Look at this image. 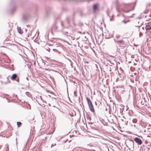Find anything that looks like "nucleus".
Wrapping results in <instances>:
<instances>
[{
  "instance_id": "obj_29",
  "label": "nucleus",
  "mask_w": 151,
  "mask_h": 151,
  "mask_svg": "<svg viewBox=\"0 0 151 151\" xmlns=\"http://www.w3.org/2000/svg\"><path fill=\"white\" fill-rule=\"evenodd\" d=\"M69 115H70L71 116H73L72 115H71V114H70V113H69Z\"/></svg>"
},
{
  "instance_id": "obj_42",
  "label": "nucleus",
  "mask_w": 151,
  "mask_h": 151,
  "mask_svg": "<svg viewBox=\"0 0 151 151\" xmlns=\"http://www.w3.org/2000/svg\"><path fill=\"white\" fill-rule=\"evenodd\" d=\"M149 149H150L149 148H148V150H149Z\"/></svg>"
},
{
  "instance_id": "obj_3",
  "label": "nucleus",
  "mask_w": 151,
  "mask_h": 151,
  "mask_svg": "<svg viewBox=\"0 0 151 151\" xmlns=\"http://www.w3.org/2000/svg\"><path fill=\"white\" fill-rule=\"evenodd\" d=\"M151 29V22L147 23L145 26V29L146 30H149Z\"/></svg>"
},
{
  "instance_id": "obj_40",
  "label": "nucleus",
  "mask_w": 151,
  "mask_h": 151,
  "mask_svg": "<svg viewBox=\"0 0 151 151\" xmlns=\"http://www.w3.org/2000/svg\"><path fill=\"white\" fill-rule=\"evenodd\" d=\"M76 91H75V92H74V94H75V93H76Z\"/></svg>"
},
{
  "instance_id": "obj_8",
  "label": "nucleus",
  "mask_w": 151,
  "mask_h": 151,
  "mask_svg": "<svg viewBox=\"0 0 151 151\" xmlns=\"http://www.w3.org/2000/svg\"><path fill=\"white\" fill-rule=\"evenodd\" d=\"M89 107L90 110L92 112H94L95 110L92 104L89 106Z\"/></svg>"
},
{
  "instance_id": "obj_48",
  "label": "nucleus",
  "mask_w": 151,
  "mask_h": 151,
  "mask_svg": "<svg viewBox=\"0 0 151 151\" xmlns=\"http://www.w3.org/2000/svg\"><path fill=\"white\" fill-rule=\"evenodd\" d=\"M25 31H27V29H26Z\"/></svg>"
},
{
  "instance_id": "obj_44",
  "label": "nucleus",
  "mask_w": 151,
  "mask_h": 151,
  "mask_svg": "<svg viewBox=\"0 0 151 151\" xmlns=\"http://www.w3.org/2000/svg\"><path fill=\"white\" fill-rule=\"evenodd\" d=\"M40 99H41L42 98H41V96H40Z\"/></svg>"
},
{
  "instance_id": "obj_24",
  "label": "nucleus",
  "mask_w": 151,
  "mask_h": 151,
  "mask_svg": "<svg viewBox=\"0 0 151 151\" xmlns=\"http://www.w3.org/2000/svg\"><path fill=\"white\" fill-rule=\"evenodd\" d=\"M113 68H114L115 69V70H116V67L115 66H114V67H113Z\"/></svg>"
},
{
  "instance_id": "obj_19",
  "label": "nucleus",
  "mask_w": 151,
  "mask_h": 151,
  "mask_svg": "<svg viewBox=\"0 0 151 151\" xmlns=\"http://www.w3.org/2000/svg\"><path fill=\"white\" fill-rule=\"evenodd\" d=\"M129 22V21H125L124 20H123L122 21V22L123 23H124L125 24H126L127 23V22Z\"/></svg>"
},
{
  "instance_id": "obj_26",
  "label": "nucleus",
  "mask_w": 151,
  "mask_h": 151,
  "mask_svg": "<svg viewBox=\"0 0 151 151\" xmlns=\"http://www.w3.org/2000/svg\"><path fill=\"white\" fill-rule=\"evenodd\" d=\"M86 0H80V1H86Z\"/></svg>"
},
{
  "instance_id": "obj_35",
  "label": "nucleus",
  "mask_w": 151,
  "mask_h": 151,
  "mask_svg": "<svg viewBox=\"0 0 151 151\" xmlns=\"http://www.w3.org/2000/svg\"><path fill=\"white\" fill-rule=\"evenodd\" d=\"M134 121V120H133V122L134 123L135 122Z\"/></svg>"
},
{
  "instance_id": "obj_1",
  "label": "nucleus",
  "mask_w": 151,
  "mask_h": 151,
  "mask_svg": "<svg viewBox=\"0 0 151 151\" xmlns=\"http://www.w3.org/2000/svg\"><path fill=\"white\" fill-rule=\"evenodd\" d=\"M67 31L65 32L63 30H62L61 32L63 34L65 35L68 36H70L75 31V30L73 29H71V27H70V29L68 28H67Z\"/></svg>"
},
{
  "instance_id": "obj_45",
  "label": "nucleus",
  "mask_w": 151,
  "mask_h": 151,
  "mask_svg": "<svg viewBox=\"0 0 151 151\" xmlns=\"http://www.w3.org/2000/svg\"><path fill=\"white\" fill-rule=\"evenodd\" d=\"M58 46H59L58 45H57V47H58Z\"/></svg>"
},
{
  "instance_id": "obj_6",
  "label": "nucleus",
  "mask_w": 151,
  "mask_h": 151,
  "mask_svg": "<svg viewBox=\"0 0 151 151\" xmlns=\"http://www.w3.org/2000/svg\"><path fill=\"white\" fill-rule=\"evenodd\" d=\"M113 36L111 34H110L109 33H107L106 34V35L105 36V38H107V39H109V38H110L112 37Z\"/></svg>"
},
{
  "instance_id": "obj_16",
  "label": "nucleus",
  "mask_w": 151,
  "mask_h": 151,
  "mask_svg": "<svg viewBox=\"0 0 151 151\" xmlns=\"http://www.w3.org/2000/svg\"><path fill=\"white\" fill-rule=\"evenodd\" d=\"M120 37V35H116V38L117 39H118Z\"/></svg>"
},
{
  "instance_id": "obj_9",
  "label": "nucleus",
  "mask_w": 151,
  "mask_h": 151,
  "mask_svg": "<svg viewBox=\"0 0 151 151\" xmlns=\"http://www.w3.org/2000/svg\"><path fill=\"white\" fill-rule=\"evenodd\" d=\"M86 99L88 106L92 104L91 101L88 98L86 97Z\"/></svg>"
},
{
  "instance_id": "obj_13",
  "label": "nucleus",
  "mask_w": 151,
  "mask_h": 151,
  "mask_svg": "<svg viewBox=\"0 0 151 151\" xmlns=\"http://www.w3.org/2000/svg\"><path fill=\"white\" fill-rule=\"evenodd\" d=\"M17 125L18 127H19L21 126L22 125V123L20 122H17Z\"/></svg>"
},
{
  "instance_id": "obj_31",
  "label": "nucleus",
  "mask_w": 151,
  "mask_h": 151,
  "mask_svg": "<svg viewBox=\"0 0 151 151\" xmlns=\"http://www.w3.org/2000/svg\"><path fill=\"white\" fill-rule=\"evenodd\" d=\"M130 11L129 10V11H127L126 12H129V11Z\"/></svg>"
},
{
  "instance_id": "obj_12",
  "label": "nucleus",
  "mask_w": 151,
  "mask_h": 151,
  "mask_svg": "<svg viewBox=\"0 0 151 151\" xmlns=\"http://www.w3.org/2000/svg\"><path fill=\"white\" fill-rule=\"evenodd\" d=\"M70 17H68L66 18V20L68 24H69L70 22Z\"/></svg>"
},
{
  "instance_id": "obj_27",
  "label": "nucleus",
  "mask_w": 151,
  "mask_h": 151,
  "mask_svg": "<svg viewBox=\"0 0 151 151\" xmlns=\"http://www.w3.org/2000/svg\"><path fill=\"white\" fill-rule=\"evenodd\" d=\"M17 138H16V144L17 145Z\"/></svg>"
},
{
  "instance_id": "obj_33",
  "label": "nucleus",
  "mask_w": 151,
  "mask_h": 151,
  "mask_svg": "<svg viewBox=\"0 0 151 151\" xmlns=\"http://www.w3.org/2000/svg\"><path fill=\"white\" fill-rule=\"evenodd\" d=\"M133 126L134 127H136V125L135 124H134Z\"/></svg>"
},
{
  "instance_id": "obj_34",
  "label": "nucleus",
  "mask_w": 151,
  "mask_h": 151,
  "mask_svg": "<svg viewBox=\"0 0 151 151\" xmlns=\"http://www.w3.org/2000/svg\"><path fill=\"white\" fill-rule=\"evenodd\" d=\"M132 17V16H129V17Z\"/></svg>"
},
{
  "instance_id": "obj_46",
  "label": "nucleus",
  "mask_w": 151,
  "mask_h": 151,
  "mask_svg": "<svg viewBox=\"0 0 151 151\" xmlns=\"http://www.w3.org/2000/svg\"><path fill=\"white\" fill-rule=\"evenodd\" d=\"M110 20H111H111H112V19H110Z\"/></svg>"
},
{
  "instance_id": "obj_30",
  "label": "nucleus",
  "mask_w": 151,
  "mask_h": 151,
  "mask_svg": "<svg viewBox=\"0 0 151 151\" xmlns=\"http://www.w3.org/2000/svg\"><path fill=\"white\" fill-rule=\"evenodd\" d=\"M56 145V144H55L54 145L52 144V145L51 146H54V145Z\"/></svg>"
},
{
  "instance_id": "obj_47",
  "label": "nucleus",
  "mask_w": 151,
  "mask_h": 151,
  "mask_svg": "<svg viewBox=\"0 0 151 151\" xmlns=\"http://www.w3.org/2000/svg\"><path fill=\"white\" fill-rule=\"evenodd\" d=\"M17 81L18 82H19L18 80Z\"/></svg>"
},
{
  "instance_id": "obj_25",
  "label": "nucleus",
  "mask_w": 151,
  "mask_h": 151,
  "mask_svg": "<svg viewBox=\"0 0 151 151\" xmlns=\"http://www.w3.org/2000/svg\"><path fill=\"white\" fill-rule=\"evenodd\" d=\"M53 70V71H55V72H58L57 70Z\"/></svg>"
},
{
  "instance_id": "obj_39",
  "label": "nucleus",
  "mask_w": 151,
  "mask_h": 151,
  "mask_svg": "<svg viewBox=\"0 0 151 151\" xmlns=\"http://www.w3.org/2000/svg\"><path fill=\"white\" fill-rule=\"evenodd\" d=\"M110 71H111V69H110Z\"/></svg>"
},
{
  "instance_id": "obj_7",
  "label": "nucleus",
  "mask_w": 151,
  "mask_h": 151,
  "mask_svg": "<svg viewBox=\"0 0 151 151\" xmlns=\"http://www.w3.org/2000/svg\"><path fill=\"white\" fill-rule=\"evenodd\" d=\"M4 80L5 81L4 82H3L2 81H1V82L2 84H7L10 82V81H8L9 78H8L7 77L5 78L4 79Z\"/></svg>"
},
{
  "instance_id": "obj_37",
  "label": "nucleus",
  "mask_w": 151,
  "mask_h": 151,
  "mask_svg": "<svg viewBox=\"0 0 151 151\" xmlns=\"http://www.w3.org/2000/svg\"><path fill=\"white\" fill-rule=\"evenodd\" d=\"M142 29L144 30V27H142Z\"/></svg>"
},
{
  "instance_id": "obj_17",
  "label": "nucleus",
  "mask_w": 151,
  "mask_h": 151,
  "mask_svg": "<svg viewBox=\"0 0 151 151\" xmlns=\"http://www.w3.org/2000/svg\"><path fill=\"white\" fill-rule=\"evenodd\" d=\"M103 124L104 125H106V126H107L108 125V123L106 122H103Z\"/></svg>"
},
{
  "instance_id": "obj_49",
  "label": "nucleus",
  "mask_w": 151,
  "mask_h": 151,
  "mask_svg": "<svg viewBox=\"0 0 151 151\" xmlns=\"http://www.w3.org/2000/svg\"><path fill=\"white\" fill-rule=\"evenodd\" d=\"M140 151H141V150H140Z\"/></svg>"
},
{
  "instance_id": "obj_43",
  "label": "nucleus",
  "mask_w": 151,
  "mask_h": 151,
  "mask_svg": "<svg viewBox=\"0 0 151 151\" xmlns=\"http://www.w3.org/2000/svg\"><path fill=\"white\" fill-rule=\"evenodd\" d=\"M143 99L144 100V101H145V98H144V99Z\"/></svg>"
},
{
  "instance_id": "obj_32",
  "label": "nucleus",
  "mask_w": 151,
  "mask_h": 151,
  "mask_svg": "<svg viewBox=\"0 0 151 151\" xmlns=\"http://www.w3.org/2000/svg\"><path fill=\"white\" fill-rule=\"evenodd\" d=\"M15 97L17 98V95H16L15 96Z\"/></svg>"
},
{
  "instance_id": "obj_15",
  "label": "nucleus",
  "mask_w": 151,
  "mask_h": 151,
  "mask_svg": "<svg viewBox=\"0 0 151 151\" xmlns=\"http://www.w3.org/2000/svg\"><path fill=\"white\" fill-rule=\"evenodd\" d=\"M78 25L80 27H82L83 26V24L81 22H79L78 24Z\"/></svg>"
},
{
  "instance_id": "obj_41",
  "label": "nucleus",
  "mask_w": 151,
  "mask_h": 151,
  "mask_svg": "<svg viewBox=\"0 0 151 151\" xmlns=\"http://www.w3.org/2000/svg\"><path fill=\"white\" fill-rule=\"evenodd\" d=\"M1 75H0V78H1Z\"/></svg>"
},
{
  "instance_id": "obj_36",
  "label": "nucleus",
  "mask_w": 151,
  "mask_h": 151,
  "mask_svg": "<svg viewBox=\"0 0 151 151\" xmlns=\"http://www.w3.org/2000/svg\"><path fill=\"white\" fill-rule=\"evenodd\" d=\"M73 24H74V25L75 26H76V24L74 23Z\"/></svg>"
},
{
  "instance_id": "obj_11",
  "label": "nucleus",
  "mask_w": 151,
  "mask_h": 151,
  "mask_svg": "<svg viewBox=\"0 0 151 151\" xmlns=\"http://www.w3.org/2000/svg\"><path fill=\"white\" fill-rule=\"evenodd\" d=\"M17 31H18L19 33V34H22V32L21 31V29L20 27L18 26L17 27Z\"/></svg>"
},
{
  "instance_id": "obj_14",
  "label": "nucleus",
  "mask_w": 151,
  "mask_h": 151,
  "mask_svg": "<svg viewBox=\"0 0 151 151\" xmlns=\"http://www.w3.org/2000/svg\"><path fill=\"white\" fill-rule=\"evenodd\" d=\"M120 113L122 114L123 113V111L124 110V108L122 107L120 109Z\"/></svg>"
},
{
  "instance_id": "obj_4",
  "label": "nucleus",
  "mask_w": 151,
  "mask_h": 151,
  "mask_svg": "<svg viewBox=\"0 0 151 151\" xmlns=\"http://www.w3.org/2000/svg\"><path fill=\"white\" fill-rule=\"evenodd\" d=\"M18 77V75L16 74H13L10 78L11 80H15Z\"/></svg>"
},
{
  "instance_id": "obj_20",
  "label": "nucleus",
  "mask_w": 151,
  "mask_h": 151,
  "mask_svg": "<svg viewBox=\"0 0 151 151\" xmlns=\"http://www.w3.org/2000/svg\"><path fill=\"white\" fill-rule=\"evenodd\" d=\"M61 25L63 27H64L63 23L62 22H61Z\"/></svg>"
},
{
  "instance_id": "obj_2",
  "label": "nucleus",
  "mask_w": 151,
  "mask_h": 151,
  "mask_svg": "<svg viewBox=\"0 0 151 151\" xmlns=\"http://www.w3.org/2000/svg\"><path fill=\"white\" fill-rule=\"evenodd\" d=\"M134 140L136 142L138 145H140L142 143V140L139 138L136 137L135 138Z\"/></svg>"
},
{
  "instance_id": "obj_22",
  "label": "nucleus",
  "mask_w": 151,
  "mask_h": 151,
  "mask_svg": "<svg viewBox=\"0 0 151 151\" xmlns=\"http://www.w3.org/2000/svg\"><path fill=\"white\" fill-rule=\"evenodd\" d=\"M141 35H142V34L141 33V32H140L139 33V36L140 37L141 36Z\"/></svg>"
},
{
  "instance_id": "obj_18",
  "label": "nucleus",
  "mask_w": 151,
  "mask_h": 151,
  "mask_svg": "<svg viewBox=\"0 0 151 151\" xmlns=\"http://www.w3.org/2000/svg\"><path fill=\"white\" fill-rule=\"evenodd\" d=\"M53 50L55 52H58L60 53V52H59L57 50L55 49H53Z\"/></svg>"
},
{
  "instance_id": "obj_23",
  "label": "nucleus",
  "mask_w": 151,
  "mask_h": 151,
  "mask_svg": "<svg viewBox=\"0 0 151 151\" xmlns=\"http://www.w3.org/2000/svg\"><path fill=\"white\" fill-rule=\"evenodd\" d=\"M114 42H115V43H116V41H117V40H116L115 39H114Z\"/></svg>"
},
{
  "instance_id": "obj_10",
  "label": "nucleus",
  "mask_w": 151,
  "mask_h": 151,
  "mask_svg": "<svg viewBox=\"0 0 151 151\" xmlns=\"http://www.w3.org/2000/svg\"><path fill=\"white\" fill-rule=\"evenodd\" d=\"M93 9L94 11H96L98 10V5L97 4L94 5L93 6Z\"/></svg>"
},
{
  "instance_id": "obj_28",
  "label": "nucleus",
  "mask_w": 151,
  "mask_h": 151,
  "mask_svg": "<svg viewBox=\"0 0 151 151\" xmlns=\"http://www.w3.org/2000/svg\"><path fill=\"white\" fill-rule=\"evenodd\" d=\"M78 33H80V34H82V33H81V32L78 31Z\"/></svg>"
},
{
  "instance_id": "obj_38",
  "label": "nucleus",
  "mask_w": 151,
  "mask_h": 151,
  "mask_svg": "<svg viewBox=\"0 0 151 151\" xmlns=\"http://www.w3.org/2000/svg\"><path fill=\"white\" fill-rule=\"evenodd\" d=\"M118 73L119 75H121V74L119 73V72H118Z\"/></svg>"
},
{
  "instance_id": "obj_5",
  "label": "nucleus",
  "mask_w": 151,
  "mask_h": 151,
  "mask_svg": "<svg viewBox=\"0 0 151 151\" xmlns=\"http://www.w3.org/2000/svg\"><path fill=\"white\" fill-rule=\"evenodd\" d=\"M116 42L117 43L119 44V45H120V44L123 45L124 44V41L122 39L117 40Z\"/></svg>"
},
{
  "instance_id": "obj_21",
  "label": "nucleus",
  "mask_w": 151,
  "mask_h": 151,
  "mask_svg": "<svg viewBox=\"0 0 151 151\" xmlns=\"http://www.w3.org/2000/svg\"><path fill=\"white\" fill-rule=\"evenodd\" d=\"M22 19L23 20H26V18L25 17H23V18H22Z\"/></svg>"
}]
</instances>
